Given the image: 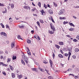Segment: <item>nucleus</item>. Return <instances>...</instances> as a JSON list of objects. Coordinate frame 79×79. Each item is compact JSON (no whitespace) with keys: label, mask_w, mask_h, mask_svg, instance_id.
Instances as JSON below:
<instances>
[{"label":"nucleus","mask_w":79,"mask_h":79,"mask_svg":"<svg viewBox=\"0 0 79 79\" xmlns=\"http://www.w3.org/2000/svg\"><path fill=\"white\" fill-rule=\"evenodd\" d=\"M22 77H23V75H17V77H18V78H19V79H21Z\"/></svg>","instance_id":"obj_9"},{"label":"nucleus","mask_w":79,"mask_h":79,"mask_svg":"<svg viewBox=\"0 0 79 79\" xmlns=\"http://www.w3.org/2000/svg\"><path fill=\"white\" fill-rule=\"evenodd\" d=\"M60 19L61 20H62V19H66V17H59Z\"/></svg>","instance_id":"obj_17"},{"label":"nucleus","mask_w":79,"mask_h":79,"mask_svg":"<svg viewBox=\"0 0 79 79\" xmlns=\"http://www.w3.org/2000/svg\"><path fill=\"white\" fill-rule=\"evenodd\" d=\"M48 13L50 14V15H52L53 14V11L52 10H48Z\"/></svg>","instance_id":"obj_13"},{"label":"nucleus","mask_w":79,"mask_h":79,"mask_svg":"<svg viewBox=\"0 0 79 79\" xmlns=\"http://www.w3.org/2000/svg\"><path fill=\"white\" fill-rule=\"evenodd\" d=\"M64 55L65 56H68V54L65 53Z\"/></svg>","instance_id":"obj_51"},{"label":"nucleus","mask_w":79,"mask_h":79,"mask_svg":"<svg viewBox=\"0 0 79 79\" xmlns=\"http://www.w3.org/2000/svg\"><path fill=\"white\" fill-rule=\"evenodd\" d=\"M66 37H69V38H70V37H71V36H70V35H66Z\"/></svg>","instance_id":"obj_48"},{"label":"nucleus","mask_w":79,"mask_h":79,"mask_svg":"<svg viewBox=\"0 0 79 79\" xmlns=\"http://www.w3.org/2000/svg\"><path fill=\"white\" fill-rule=\"evenodd\" d=\"M49 63H50L51 66H52L53 65V62H52V61L51 60V59L49 60Z\"/></svg>","instance_id":"obj_8"},{"label":"nucleus","mask_w":79,"mask_h":79,"mask_svg":"<svg viewBox=\"0 0 79 79\" xmlns=\"http://www.w3.org/2000/svg\"><path fill=\"white\" fill-rule=\"evenodd\" d=\"M3 51H0V54H1V55H2V54H3Z\"/></svg>","instance_id":"obj_50"},{"label":"nucleus","mask_w":79,"mask_h":79,"mask_svg":"<svg viewBox=\"0 0 79 79\" xmlns=\"http://www.w3.org/2000/svg\"><path fill=\"white\" fill-rule=\"evenodd\" d=\"M9 66H10V69H11V68H12L13 67V66H11V65H9Z\"/></svg>","instance_id":"obj_59"},{"label":"nucleus","mask_w":79,"mask_h":79,"mask_svg":"<svg viewBox=\"0 0 79 79\" xmlns=\"http://www.w3.org/2000/svg\"><path fill=\"white\" fill-rule=\"evenodd\" d=\"M2 28H4L5 27V26H4V25H2Z\"/></svg>","instance_id":"obj_60"},{"label":"nucleus","mask_w":79,"mask_h":79,"mask_svg":"<svg viewBox=\"0 0 79 79\" xmlns=\"http://www.w3.org/2000/svg\"><path fill=\"white\" fill-rule=\"evenodd\" d=\"M53 58L55 57V54H54V52H53Z\"/></svg>","instance_id":"obj_58"},{"label":"nucleus","mask_w":79,"mask_h":79,"mask_svg":"<svg viewBox=\"0 0 79 79\" xmlns=\"http://www.w3.org/2000/svg\"><path fill=\"white\" fill-rule=\"evenodd\" d=\"M21 63H22V64H23V65H24V66H25V65H26L25 62H24V61H23V60H21Z\"/></svg>","instance_id":"obj_22"},{"label":"nucleus","mask_w":79,"mask_h":79,"mask_svg":"<svg viewBox=\"0 0 79 79\" xmlns=\"http://www.w3.org/2000/svg\"><path fill=\"white\" fill-rule=\"evenodd\" d=\"M73 18H74V19H77V18L75 16H73Z\"/></svg>","instance_id":"obj_56"},{"label":"nucleus","mask_w":79,"mask_h":79,"mask_svg":"<svg viewBox=\"0 0 79 79\" xmlns=\"http://www.w3.org/2000/svg\"><path fill=\"white\" fill-rule=\"evenodd\" d=\"M24 8L25 9H27V10H30L31 9V7L29 6H25L24 7Z\"/></svg>","instance_id":"obj_5"},{"label":"nucleus","mask_w":79,"mask_h":79,"mask_svg":"<svg viewBox=\"0 0 79 79\" xmlns=\"http://www.w3.org/2000/svg\"><path fill=\"white\" fill-rule=\"evenodd\" d=\"M79 49L77 48H76L74 50V51L75 52H79Z\"/></svg>","instance_id":"obj_23"},{"label":"nucleus","mask_w":79,"mask_h":79,"mask_svg":"<svg viewBox=\"0 0 79 79\" xmlns=\"http://www.w3.org/2000/svg\"><path fill=\"white\" fill-rule=\"evenodd\" d=\"M69 25L71 26H73V27H75L74 25H73V23H71L70 22H69Z\"/></svg>","instance_id":"obj_19"},{"label":"nucleus","mask_w":79,"mask_h":79,"mask_svg":"<svg viewBox=\"0 0 79 79\" xmlns=\"http://www.w3.org/2000/svg\"><path fill=\"white\" fill-rule=\"evenodd\" d=\"M53 3L54 4V6H57V4H56L55 3V2H53Z\"/></svg>","instance_id":"obj_42"},{"label":"nucleus","mask_w":79,"mask_h":79,"mask_svg":"<svg viewBox=\"0 0 79 79\" xmlns=\"http://www.w3.org/2000/svg\"><path fill=\"white\" fill-rule=\"evenodd\" d=\"M33 71H37V69L36 68L32 69Z\"/></svg>","instance_id":"obj_27"},{"label":"nucleus","mask_w":79,"mask_h":79,"mask_svg":"<svg viewBox=\"0 0 79 79\" xmlns=\"http://www.w3.org/2000/svg\"><path fill=\"white\" fill-rule=\"evenodd\" d=\"M11 47L12 48H14V47H15V43H12L11 44Z\"/></svg>","instance_id":"obj_7"},{"label":"nucleus","mask_w":79,"mask_h":79,"mask_svg":"<svg viewBox=\"0 0 79 79\" xmlns=\"http://www.w3.org/2000/svg\"><path fill=\"white\" fill-rule=\"evenodd\" d=\"M73 42H77V40L76 39H74L73 40Z\"/></svg>","instance_id":"obj_44"},{"label":"nucleus","mask_w":79,"mask_h":79,"mask_svg":"<svg viewBox=\"0 0 79 79\" xmlns=\"http://www.w3.org/2000/svg\"><path fill=\"white\" fill-rule=\"evenodd\" d=\"M31 32L32 34H34V31H33V30H32L31 31Z\"/></svg>","instance_id":"obj_53"},{"label":"nucleus","mask_w":79,"mask_h":79,"mask_svg":"<svg viewBox=\"0 0 79 79\" xmlns=\"http://www.w3.org/2000/svg\"><path fill=\"white\" fill-rule=\"evenodd\" d=\"M32 11L34 12V11H37V10H36V8L35 7L33 8V9L31 10Z\"/></svg>","instance_id":"obj_16"},{"label":"nucleus","mask_w":79,"mask_h":79,"mask_svg":"<svg viewBox=\"0 0 79 79\" xmlns=\"http://www.w3.org/2000/svg\"><path fill=\"white\" fill-rule=\"evenodd\" d=\"M40 21L41 23H42V24H43L44 23V21H43V20H42V19H40Z\"/></svg>","instance_id":"obj_30"},{"label":"nucleus","mask_w":79,"mask_h":79,"mask_svg":"<svg viewBox=\"0 0 79 79\" xmlns=\"http://www.w3.org/2000/svg\"><path fill=\"white\" fill-rule=\"evenodd\" d=\"M55 47L57 48H58L59 49V48H60V46H59L58 45H56V44H55Z\"/></svg>","instance_id":"obj_26"},{"label":"nucleus","mask_w":79,"mask_h":79,"mask_svg":"<svg viewBox=\"0 0 79 79\" xmlns=\"http://www.w3.org/2000/svg\"><path fill=\"white\" fill-rule=\"evenodd\" d=\"M3 56L1 55L0 57V59H3Z\"/></svg>","instance_id":"obj_55"},{"label":"nucleus","mask_w":79,"mask_h":79,"mask_svg":"<svg viewBox=\"0 0 79 79\" xmlns=\"http://www.w3.org/2000/svg\"><path fill=\"white\" fill-rule=\"evenodd\" d=\"M38 5L39 6V7H41V3H40V2H39L38 4Z\"/></svg>","instance_id":"obj_34"},{"label":"nucleus","mask_w":79,"mask_h":79,"mask_svg":"<svg viewBox=\"0 0 79 79\" xmlns=\"http://www.w3.org/2000/svg\"><path fill=\"white\" fill-rule=\"evenodd\" d=\"M27 53L28 55H31V52L29 51H27Z\"/></svg>","instance_id":"obj_29"},{"label":"nucleus","mask_w":79,"mask_h":79,"mask_svg":"<svg viewBox=\"0 0 79 79\" xmlns=\"http://www.w3.org/2000/svg\"><path fill=\"white\" fill-rule=\"evenodd\" d=\"M48 78L49 79H52L53 78L52 77V76H49L48 77Z\"/></svg>","instance_id":"obj_45"},{"label":"nucleus","mask_w":79,"mask_h":79,"mask_svg":"<svg viewBox=\"0 0 79 79\" xmlns=\"http://www.w3.org/2000/svg\"><path fill=\"white\" fill-rule=\"evenodd\" d=\"M36 23H37V24H38V26H40V23H39V22H36Z\"/></svg>","instance_id":"obj_43"},{"label":"nucleus","mask_w":79,"mask_h":79,"mask_svg":"<svg viewBox=\"0 0 79 79\" xmlns=\"http://www.w3.org/2000/svg\"><path fill=\"white\" fill-rule=\"evenodd\" d=\"M27 42L28 44H30L31 42V41L30 40L28 39L27 40Z\"/></svg>","instance_id":"obj_32"},{"label":"nucleus","mask_w":79,"mask_h":79,"mask_svg":"<svg viewBox=\"0 0 79 79\" xmlns=\"http://www.w3.org/2000/svg\"><path fill=\"white\" fill-rule=\"evenodd\" d=\"M44 7L45 9L47 8V6L45 4H44Z\"/></svg>","instance_id":"obj_38"},{"label":"nucleus","mask_w":79,"mask_h":79,"mask_svg":"<svg viewBox=\"0 0 79 79\" xmlns=\"http://www.w3.org/2000/svg\"><path fill=\"white\" fill-rule=\"evenodd\" d=\"M74 8H78V7L77 6H75Z\"/></svg>","instance_id":"obj_57"},{"label":"nucleus","mask_w":79,"mask_h":79,"mask_svg":"<svg viewBox=\"0 0 79 79\" xmlns=\"http://www.w3.org/2000/svg\"><path fill=\"white\" fill-rule=\"evenodd\" d=\"M7 66V65L6 64H5L3 63V64H2V66Z\"/></svg>","instance_id":"obj_54"},{"label":"nucleus","mask_w":79,"mask_h":79,"mask_svg":"<svg viewBox=\"0 0 79 79\" xmlns=\"http://www.w3.org/2000/svg\"><path fill=\"white\" fill-rule=\"evenodd\" d=\"M19 27L21 29H22V28H24V25H19Z\"/></svg>","instance_id":"obj_12"},{"label":"nucleus","mask_w":79,"mask_h":79,"mask_svg":"<svg viewBox=\"0 0 79 79\" xmlns=\"http://www.w3.org/2000/svg\"><path fill=\"white\" fill-rule=\"evenodd\" d=\"M12 77V78H15V74H14L13 73H11Z\"/></svg>","instance_id":"obj_18"},{"label":"nucleus","mask_w":79,"mask_h":79,"mask_svg":"<svg viewBox=\"0 0 79 79\" xmlns=\"http://www.w3.org/2000/svg\"><path fill=\"white\" fill-rule=\"evenodd\" d=\"M41 13V15H44V14H45V12L44 11V10H41L40 11Z\"/></svg>","instance_id":"obj_11"},{"label":"nucleus","mask_w":79,"mask_h":79,"mask_svg":"<svg viewBox=\"0 0 79 79\" xmlns=\"http://www.w3.org/2000/svg\"><path fill=\"white\" fill-rule=\"evenodd\" d=\"M60 52L62 53V54L63 53V52L62 50H60Z\"/></svg>","instance_id":"obj_62"},{"label":"nucleus","mask_w":79,"mask_h":79,"mask_svg":"<svg viewBox=\"0 0 79 79\" xmlns=\"http://www.w3.org/2000/svg\"><path fill=\"white\" fill-rule=\"evenodd\" d=\"M64 25H65V24H68V22H66L65 21H64L63 22Z\"/></svg>","instance_id":"obj_39"},{"label":"nucleus","mask_w":79,"mask_h":79,"mask_svg":"<svg viewBox=\"0 0 79 79\" xmlns=\"http://www.w3.org/2000/svg\"><path fill=\"white\" fill-rule=\"evenodd\" d=\"M5 11H2V13H6V11H7L6 8H5Z\"/></svg>","instance_id":"obj_24"},{"label":"nucleus","mask_w":79,"mask_h":79,"mask_svg":"<svg viewBox=\"0 0 79 79\" xmlns=\"http://www.w3.org/2000/svg\"><path fill=\"white\" fill-rule=\"evenodd\" d=\"M39 69L41 71H42V72H44V69H41V68H39Z\"/></svg>","instance_id":"obj_28"},{"label":"nucleus","mask_w":79,"mask_h":79,"mask_svg":"<svg viewBox=\"0 0 79 79\" xmlns=\"http://www.w3.org/2000/svg\"><path fill=\"white\" fill-rule=\"evenodd\" d=\"M38 40H40V38L39 37V36H38Z\"/></svg>","instance_id":"obj_64"},{"label":"nucleus","mask_w":79,"mask_h":79,"mask_svg":"<svg viewBox=\"0 0 79 79\" xmlns=\"http://www.w3.org/2000/svg\"><path fill=\"white\" fill-rule=\"evenodd\" d=\"M68 60L69 61V58H70V56H71V52L69 51L68 53Z\"/></svg>","instance_id":"obj_3"},{"label":"nucleus","mask_w":79,"mask_h":79,"mask_svg":"<svg viewBox=\"0 0 79 79\" xmlns=\"http://www.w3.org/2000/svg\"><path fill=\"white\" fill-rule=\"evenodd\" d=\"M52 19V22H53V23H55V21H54V20H53V19Z\"/></svg>","instance_id":"obj_61"},{"label":"nucleus","mask_w":79,"mask_h":79,"mask_svg":"<svg viewBox=\"0 0 79 79\" xmlns=\"http://www.w3.org/2000/svg\"><path fill=\"white\" fill-rule=\"evenodd\" d=\"M48 32L49 33V34H53L54 32H55V31H53V30L52 31L49 30Z\"/></svg>","instance_id":"obj_6"},{"label":"nucleus","mask_w":79,"mask_h":79,"mask_svg":"<svg viewBox=\"0 0 79 79\" xmlns=\"http://www.w3.org/2000/svg\"><path fill=\"white\" fill-rule=\"evenodd\" d=\"M72 57L73 58L75 59L76 58V55H74L72 56Z\"/></svg>","instance_id":"obj_41"},{"label":"nucleus","mask_w":79,"mask_h":79,"mask_svg":"<svg viewBox=\"0 0 79 79\" xmlns=\"http://www.w3.org/2000/svg\"><path fill=\"white\" fill-rule=\"evenodd\" d=\"M16 57L15 56H13V60H16Z\"/></svg>","instance_id":"obj_36"},{"label":"nucleus","mask_w":79,"mask_h":79,"mask_svg":"<svg viewBox=\"0 0 79 79\" xmlns=\"http://www.w3.org/2000/svg\"><path fill=\"white\" fill-rule=\"evenodd\" d=\"M6 28H7L8 29H9L10 30V27H9V26H8V24H6Z\"/></svg>","instance_id":"obj_31"},{"label":"nucleus","mask_w":79,"mask_h":79,"mask_svg":"<svg viewBox=\"0 0 79 79\" xmlns=\"http://www.w3.org/2000/svg\"><path fill=\"white\" fill-rule=\"evenodd\" d=\"M5 6V4L3 3H0V6Z\"/></svg>","instance_id":"obj_33"},{"label":"nucleus","mask_w":79,"mask_h":79,"mask_svg":"<svg viewBox=\"0 0 79 79\" xmlns=\"http://www.w3.org/2000/svg\"><path fill=\"white\" fill-rule=\"evenodd\" d=\"M1 34L2 35H4V36H6V34L4 32H2L1 33Z\"/></svg>","instance_id":"obj_20"},{"label":"nucleus","mask_w":79,"mask_h":79,"mask_svg":"<svg viewBox=\"0 0 79 79\" xmlns=\"http://www.w3.org/2000/svg\"><path fill=\"white\" fill-rule=\"evenodd\" d=\"M69 31H73L74 30V28H71L70 29H69Z\"/></svg>","instance_id":"obj_25"},{"label":"nucleus","mask_w":79,"mask_h":79,"mask_svg":"<svg viewBox=\"0 0 79 79\" xmlns=\"http://www.w3.org/2000/svg\"><path fill=\"white\" fill-rule=\"evenodd\" d=\"M23 58L26 63L27 64L29 63V60H28V58H27L26 57H25V56H24L23 57Z\"/></svg>","instance_id":"obj_1"},{"label":"nucleus","mask_w":79,"mask_h":79,"mask_svg":"<svg viewBox=\"0 0 79 79\" xmlns=\"http://www.w3.org/2000/svg\"><path fill=\"white\" fill-rule=\"evenodd\" d=\"M43 63H44V64H48V62H46L45 60H44L43 62Z\"/></svg>","instance_id":"obj_40"},{"label":"nucleus","mask_w":79,"mask_h":79,"mask_svg":"<svg viewBox=\"0 0 79 79\" xmlns=\"http://www.w3.org/2000/svg\"><path fill=\"white\" fill-rule=\"evenodd\" d=\"M64 11V10H61L59 12V15H61L62 13H63Z\"/></svg>","instance_id":"obj_4"},{"label":"nucleus","mask_w":79,"mask_h":79,"mask_svg":"<svg viewBox=\"0 0 79 79\" xmlns=\"http://www.w3.org/2000/svg\"><path fill=\"white\" fill-rule=\"evenodd\" d=\"M58 56L60 58H63V56L61 54H59Z\"/></svg>","instance_id":"obj_14"},{"label":"nucleus","mask_w":79,"mask_h":79,"mask_svg":"<svg viewBox=\"0 0 79 79\" xmlns=\"http://www.w3.org/2000/svg\"><path fill=\"white\" fill-rule=\"evenodd\" d=\"M72 71V69H69L68 70H67V71Z\"/></svg>","instance_id":"obj_52"},{"label":"nucleus","mask_w":79,"mask_h":79,"mask_svg":"<svg viewBox=\"0 0 79 79\" xmlns=\"http://www.w3.org/2000/svg\"><path fill=\"white\" fill-rule=\"evenodd\" d=\"M17 38L18 39H21V40H23V39L21 38V36L20 35H18L17 36Z\"/></svg>","instance_id":"obj_21"},{"label":"nucleus","mask_w":79,"mask_h":79,"mask_svg":"<svg viewBox=\"0 0 79 79\" xmlns=\"http://www.w3.org/2000/svg\"><path fill=\"white\" fill-rule=\"evenodd\" d=\"M5 53L6 54H8V51H5Z\"/></svg>","instance_id":"obj_63"},{"label":"nucleus","mask_w":79,"mask_h":79,"mask_svg":"<svg viewBox=\"0 0 79 79\" xmlns=\"http://www.w3.org/2000/svg\"><path fill=\"white\" fill-rule=\"evenodd\" d=\"M2 74H4V76H6V73H5V72L3 71L2 72Z\"/></svg>","instance_id":"obj_46"},{"label":"nucleus","mask_w":79,"mask_h":79,"mask_svg":"<svg viewBox=\"0 0 79 79\" xmlns=\"http://www.w3.org/2000/svg\"><path fill=\"white\" fill-rule=\"evenodd\" d=\"M59 44L60 45H64V43L63 42L60 41L59 42Z\"/></svg>","instance_id":"obj_15"},{"label":"nucleus","mask_w":79,"mask_h":79,"mask_svg":"<svg viewBox=\"0 0 79 79\" xmlns=\"http://www.w3.org/2000/svg\"><path fill=\"white\" fill-rule=\"evenodd\" d=\"M76 38L77 39L79 40V35H77Z\"/></svg>","instance_id":"obj_47"},{"label":"nucleus","mask_w":79,"mask_h":79,"mask_svg":"<svg viewBox=\"0 0 79 79\" xmlns=\"http://www.w3.org/2000/svg\"><path fill=\"white\" fill-rule=\"evenodd\" d=\"M11 60V59L9 58H8L7 61V63H9V62H10V61Z\"/></svg>","instance_id":"obj_35"},{"label":"nucleus","mask_w":79,"mask_h":79,"mask_svg":"<svg viewBox=\"0 0 79 79\" xmlns=\"http://www.w3.org/2000/svg\"><path fill=\"white\" fill-rule=\"evenodd\" d=\"M68 50L69 51V52H71V51H72V48H69L68 49Z\"/></svg>","instance_id":"obj_37"},{"label":"nucleus","mask_w":79,"mask_h":79,"mask_svg":"<svg viewBox=\"0 0 79 79\" xmlns=\"http://www.w3.org/2000/svg\"><path fill=\"white\" fill-rule=\"evenodd\" d=\"M10 6L12 9H13V8H14V7H15V5H14V4L13 3L11 4H10Z\"/></svg>","instance_id":"obj_10"},{"label":"nucleus","mask_w":79,"mask_h":79,"mask_svg":"<svg viewBox=\"0 0 79 79\" xmlns=\"http://www.w3.org/2000/svg\"><path fill=\"white\" fill-rule=\"evenodd\" d=\"M79 78V77H78V76H75V78L76 79H77Z\"/></svg>","instance_id":"obj_49"},{"label":"nucleus","mask_w":79,"mask_h":79,"mask_svg":"<svg viewBox=\"0 0 79 79\" xmlns=\"http://www.w3.org/2000/svg\"><path fill=\"white\" fill-rule=\"evenodd\" d=\"M50 25L51 26V27L52 30H53V31H55V27L53 26V25L52 24H50Z\"/></svg>","instance_id":"obj_2"}]
</instances>
